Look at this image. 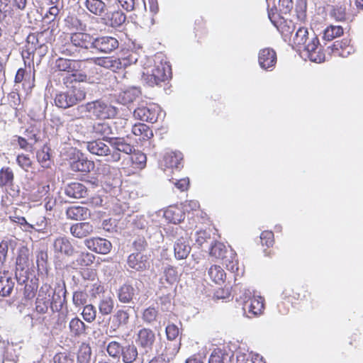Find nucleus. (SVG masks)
<instances>
[{
  "instance_id": "nucleus-53",
  "label": "nucleus",
  "mask_w": 363,
  "mask_h": 363,
  "mask_svg": "<svg viewBox=\"0 0 363 363\" xmlns=\"http://www.w3.org/2000/svg\"><path fill=\"white\" fill-rule=\"evenodd\" d=\"M36 157L42 167L48 168L50 166V155L49 148L43 147L37 152Z\"/></svg>"
},
{
  "instance_id": "nucleus-15",
  "label": "nucleus",
  "mask_w": 363,
  "mask_h": 363,
  "mask_svg": "<svg viewBox=\"0 0 363 363\" xmlns=\"http://www.w3.org/2000/svg\"><path fill=\"white\" fill-rule=\"evenodd\" d=\"M66 287L65 283L59 284L55 288H52L50 308L52 312H58L62 310L66 303Z\"/></svg>"
},
{
  "instance_id": "nucleus-41",
  "label": "nucleus",
  "mask_w": 363,
  "mask_h": 363,
  "mask_svg": "<svg viewBox=\"0 0 363 363\" xmlns=\"http://www.w3.org/2000/svg\"><path fill=\"white\" fill-rule=\"evenodd\" d=\"M163 343L164 345L162 344L161 346L164 347V351L161 354L170 361L178 352L181 342H163Z\"/></svg>"
},
{
  "instance_id": "nucleus-36",
  "label": "nucleus",
  "mask_w": 363,
  "mask_h": 363,
  "mask_svg": "<svg viewBox=\"0 0 363 363\" xmlns=\"http://www.w3.org/2000/svg\"><path fill=\"white\" fill-rule=\"evenodd\" d=\"M14 182V174L9 167H4L0 170V187L12 189Z\"/></svg>"
},
{
  "instance_id": "nucleus-13",
  "label": "nucleus",
  "mask_w": 363,
  "mask_h": 363,
  "mask_svg": "<svg viewBox=\"0 0 363 363\" xmlns=\"http://www.w3.org/2000/svg\"><path fill=\"white\" fill-rule=\"evenodd\" d=\"M127 264L134 270L145 271L150 267V255L144 252H133L128 257Z\"/></svg>"
},
{
  "instance_id": "nucleus-58",
  "label": "nucleus",
  "mask_w": 363,
  "mask_h": 363,
  "mask_svg": "<svg viewBox=\"0 0 363 363\" xmlns=\"http://www.w3.org/2000/svg\"><path fill=\"white\" fill-rule=\"evenodd\" d=\"M87 294L82 291H77L74 292L72 301L76 306H81L86 303Z\"/></svg>"
},
{
  "instance_id": "nucleus-47",
  "label": "nucleus",
  "mask_w": 363,
  "mask_h": 363,
  "mask_svg": "<svg viewBox=\"0 0 363 363\" xmlns=\"http://www.w3.org/2000/svg\"><path fill=\"white\" fill-rule=\"evenodd\" d=\"M261 244L263 247V252L266 256H269L272 252V232L269 230L263 231L260 235Z\"/></svg>"
},
{
  "instance_id": "nucleus-34",
  "label": "nucleus",
  "mask_w": 363,
  "mask_h": 363,
  "mask_svg": "<svg viewBox=\"0 0 363 363\" xmlns=\"http://www.w3.org/2000/svg\"><path fill=\"white\" fill-rule=\"evenodd\" d=\"M134 287L129 284H124L118 290L117 296L120 302L123 303H129L133 300L135 295Z\"/></svg>"
},
{
  "instance_id": "nucleus-52",
  "label": "nucleus",
  "mask_w": 363,
  "mask_h": 363,
  "mask_svg": "<svg viewBox=\"0 0 363 363\" xmlns=\"http://www.w3.org/2000/svg\"><path fill=\"white\" fill-rule=\"evenodd\" d=\"M259 64L264 69H267L272 66V56L270 55L269 48L263 49L259 54Z\"/></svg>"
},
{
  "instance_id": "nucleus-45",
  "label": "nucleus",
  "mask_w": 363,
  "mask_h": 363,
  "mask_svg": "<svg viewBox=\"0 0 363 363\" xmlns=\"http://www.w3.org/2000/svg\"><path fill=\"white\" fill-rule=\"evenodd\" d=\"M70 332L75 337H80L85 333L86 325L84 323L78 318H74L69 322Z\"/></svg>"
},
{
  "instance_id": "nucleus-20",
  "label": "nucleus",
  "mask_w": 363,
  "mask_h": 363,
  "mask_svg": "<svg viewBox=\"0 0 363 363\" xmlns=\"http://www.w3.org/2000/svg\"><path fill=\"white\" fill-rule=\"evenodd\" d=\"M125 19L126 16L120 10L112 12L106 11L104 16L101 18V23L107 26L118 28L125 23Z\"/></svg>"
},
{
  "instance_id": "nucleus-46",
  "label": "nucleus",
  "mask_w": 363,
  "mask_h": 363,
  "mask_svg": "<svg viewBox=\"0 0 363 363\" xmlns=\"http://www.w3.org/2000/svg\"><path fill=\"white\" fill-rule=\"evenodd\" d=\"M15 241L13 240H4L0 243V269L4 265L9 249H13Z\"/></svg>"
},
{
  "instance_id": "nucleus-11",
  "label": "nucleus",
  "mask_w": 363,
  "mask_h": 363,
  "mask_svg": "<svg viewBox=\"0 0 363 363\" xmlns=\"http://www.w3.org/2000/svg\"><path fill=\"white\" fill-rule=\"evenodd\" d=\"M159 109L155 104H141L135 109L133 116L136 119L153 123L157 121Z\"/></svg>"
},
{
  "instance_id": "nucleus-23",
  "label": "nucleus",
  "mask_w": 363,
  "mask_h": 363,
  "mask_svg": "<svg viewBox=\"0 0 363 363\" xmlns=\"http://www.w3.org/2000/svg\"><path fill=\"white\" fill-rule=\"evenodd\" d=\"M69 230L72 236L82 239L93 233L94 226L89 222H80L72 225Z\"/></svg>"
},
{
  "instance_id": "nucleus-19",
  "label": "nucleus",
  "mask_w": 363,
  "mask_h": 363,
  "mask_svg": "<svg viewBox=\"0 0 363 363\" xmlns=\"http://www.w3.org/2000/svg\"><path fill=\"white\" fill-rule=\"evenodd\" d=\"M18 282V285L21 286H23V288L18 289V290H23V297L26 300H31L35 296L38 289V285L35 281L29 279L27 276L18 277L16 278Z\"/></svg>"
},
{
  "instance_id": "nucleus-38",
  "label": "nucleus",
  "mask_w": 363,
  "mask_h": 363,
  "mask_svg": "<svg viewBox=\"0 0 363 363\" xmlns=\"http://www.w3.org/2000/svg\"><path fill=\"white\" fill-rule=\"evenodd\" d=\"M178 277L177 269L172 266L167 265L163 267L162 275L160 277V283L164 284L165 281L167 284H173L178 280Z\"/></svg>"
},
{
  "instance_id": "nucleus-39",
  "label": "nucleus",
  "mask_w": 363,
  "mask_h": 363,
  "mask_svg": "<svg viewBox=\"0 0 363 363\" xmlns=\"http://www.w3.org/2000/svg\"><path fill=\"white\" fill-rule=\"evenodd\" d=\"M121 354L125 363H132L138 356V350L134 345L125 342V345L122 346Z\"/></svg>"
},
{
  "instance_id": "nucleus-54",
  "label": "nucleus",
  "mask_w": 363,
  "mask_h": 363,
  "mask_svg": "<svg viewBox=\"0 0 363 363\" xmlns=\"http://www.w3.org/2000/svg\"><path fill=\"white\" fill-rule=\"evenodd\" d=\"M133 153L134 154L131 157L133 164H135V167L138 169L144 168L147 162L146 155L140 151H135Z\"/></svg>"
},
{
  "instance_id": "nucleus-14",
  "label": "nucleus",
  "mask_w": 363,
  "mask_h": 363,
  "mask_svg": "<svg viewBox=\"0 0 363 363\" xmlns=\"http://www.w3.org/2000/svg\"><path fill=\"white\" fill-rule=\"evenodd\" d=\"M52 249L57 257H72L76 252L74 247L66 236H59L55 238L52 243Z\"/></svg>"
},
{
  "instance_id": "nucleus-26",
  "label": "nucleus",
  "mask_w": 363,
  "mask_h": 363,
  "mask_svg": "<svg viewBox=\"0 0 363 363\" xmlns=\"http://www.w3.org/2000/svg\"><path fill=\"white\" fill-rule=\"evenodd\" d=\"M65 194L73 199L85 198L87 195V189L82 183L72 182L65 187Z\"/></svg>"
},
{
  "instance_id": "nucleus-59",
  "label": "nucleus",
  "mask_w": 363,
  "mask_h": 363,
  "mask_svg": "<svg viewBox=\"0 0 363 363\" xmlns=\"http://www.w3.org/2000/svg\"><path fill=\"white\" fill-rule=\"evenodd\" d=\"M133 247L135 252H144L147 247V242L143 237L137 238L133 242Z\"/></svg>"
},
{
  "instance_id": "nucleus-10",
  "label": "nucleus",
  "mask_w": 363,
  "mask_h": 363,
  "mask_svg": "<svg viewBox=\"0 0 363 363\" xmlns=\"http://www.w3.org/2000/svg\"><path fill=\"white\" fill-rule=\"evenodd\" d=\"M119 46L118 40L112 36L104 35L94 38L92 48L96 52L102 54H111Z\"/></svg>"
},
{
  "instance_id": "nucleus-7",
  "label": "nucleus",
  "mask_w": 363,
  "mask_h": 363,
  "mask_svg": "<svg viewBox=\"0 0 363 363\" xmlns=\"http://www.w3.org/2000/svg\"><path fill=\"white\" fill-rule=\"evenodd\" d=\"M171 74V67L167 62L155 63L151 70L143 73V80L151 86L158 85L160 83L168 79Z\"/></svg>"
},
{
  "instance_id": "nucleus-24",
  "label": "nucleus",
  "mask_w": 363,
  "mask_h": 363,
  "mask_svg": "<svg viewBox=\"0 0 363 363\" xmlns=\"http://www.w3.org/2000/svg\"><path fill=\"white\" fill-rule=\"evenodd\" d=\"M67 218L74 220H84L91 216V211L89 208L82 206H72L66 210Z\"/></svg>"
},
{
  "instance_id": "nucleus-9",
  "label": "nucleus",
  "mask_w": 363,
  "mask_h": 363,
  "mask_svg": "<svg viewBox=\"0 0 363 363\" xmlns=\"http://www.w3.org/2000/svg\"><path fill=\"white\" fill-rule=\"evenodd\" d=\"M52 30L45 29L37 33H30L26 38V44L22 52L23 57L28 58L38 50V45L41 43H48L50 40Z\"/></svg>"
},
{
  "instance_id": "nucleus-37",
  "label": "nucleus",
  "mask_w": 363,
  "mask_h": 363,
  "mask_svg": "<svg viewBox=\"0 0 363 363\" xmlns=\"http://www.w3.org/2000/svg\"><path fill=\"white\" fill-rule=\"evenodd\" d=\"M207 275L216 284L223 283L226 277V274L223 268L216 264L212 265L208 269Z\"/></svg>"
},
{
  "instance_id": "nucleus-62",
  "label": "nucleus",
  "mask_w": 363,
  "mask_h": 363,
  "mask_svg": "<svg viewBox=\"0 0 363 363\" xmlns=\"http://www.w3.org/2000/svg\"><path fill=\"white\" fill-rule=\"evenodd\" d=\"M292 8V0H279L278 8L275 7L274 9L279 10L282 13H287Z\"/></svg>"
},
{
  "instance_id": "nucleus-22",
  "label": "nucleus",
  "mask_w": 363,
  "mask_h": 363,
  "mask_svg": "<svg viewBox=\"0 0 363 363\" xmlns=\"http://www.w3.org/2000/svg\"><path fill=\"white\" fill-rule=\"evenodd\" d=\"M350 40L343 39L342 41H335L332 46H329L328 49H330L331 53L335 56L347 57L354 52V48L350 45Z\"/></svg>"
},
{
  "instance_id": "nucleus-18",
  "label": "nucleus",
  "mask_w": 363,
  "mask_h": 363,
  "mask_svg": "<svg viewBox=\"0 0 363 363\" xmlns=\"http://www.w3.org/2000/svg\"><path fill=\"white\" fill-rule=\"evenodd\" d=\"M264 308V298L260 296L256 295H253L252 299L242 306L244 313L250 318L260 315Z\"/></svg>"
},
{
  "instance_id": "nucleus-31",
  "label": "nucleus",
  "mask_w": 363,
  "mask_h": 363,
  "mask_svg": "<svg viewBox=\"0 0 363 363\" xmlns=\"http://www.w3.org/2000/svg\"><path fill=\"white\" fill-rule=\"evenodd\" d=\"M221 259L228 270L236 274L237 276L240 275L236 253L233 249L230 248Z\"/></svg>"
},
{
  "instance_id": "nucleus-3",
  "label": "nucleus",
  "mask_w": 363,
  "mask_h": 363,
  "mask_svg": "<svg viewBox=\"0 0 363 363\" xmlns=\"http://www.w3.org/2000/svg\"><path fill=\"white\" fill-rule=\"evenodd\" d=\"M128 124V121L123 118H118L114 121L113 125L108 121H99L95 122L91 127V133L94 134L99 139L106 140V143H108L110 139L115 134H118L121 132L119 130L118 125L121 128H125Z\"/></svg>"
},
{
  "instance_id": "nucleus-44",
  "label": "nucleus",
  "mask_w": 363,
  "mask_h": 363,
  "mask_svg": "<svg viewBox=\"0 0 363 363\" xmlns=\"http://www.w3.org/2000/svg\"><path fill=\"white\" fill-rule=\"evenodd\" d=\"M91 349L89 344L82 342L77 352V363H89Z\"/></svg>"
},
{
  "instance_id": "nucleus-28",
  "label": "nucleus",
  "mask_w": 363,
  "mask_h": 363,
  "mask_svg": "<svg viewBox=\"0 0 363 363\" xmlns=\"http://www.w3.org/2000/svg\"><path fill=\"white\" fill-rule=\"evenodd\" d=\"M14 281L9 272H0V296H9L14 287Z\"/></svg>"
},
{
  "instance_id": "nucleus-49",
  "label": "nucleus",
  "mask_w": 363,
  "mask_h": 363,
  "mask_svg": "<svg viewBox=\"0 0 363 363\" xmlns=\"http://www.w3.org/2000/svg\"><path fill=\"white\" fill-rule=\"evenodd\" d=\"M114 308V301L111 297H104L99 304V313L103 315H107L112 313Z\"/></svg>"
},
{
  "instance_id": "nucleus-5",
  "label": "nucleus",
  "mask_w": 363,
  "mask_h": 363,
  "mask_svg": "<svg viewBox=\"0 0 363 363\" xmlns=\"http://www.w3.org/2000/svg\"><path fill=\"white\" fill-rule=\"evenodd\" d=\"M297 50L303 57L308 58L311 62L320 63L325 61V54L322 50L319 40L313 31L308 36L306 43L301 45Z\"/></svg>"
},
{
  "instance_id": "nucleus-21",
  "label": "nucleus",
  "mask_w": 363,
  "mask_h": 363,
  "mask_svg": "<svg viewBox=\"0 0 363 363\" xmlns=\"http://www.w3.org/2000/svg\"><path fill=\"white\" fill-rule=\"evenodd\" d=\"M274 26L276 27L285 42H291V35L295 28L294 24L291 21L280 18L278 21L274 20Z\"/></svg>"
},
{
  "instance_id": "nucleus-51",
  "label": "nucleus",
  "mask_w": 363,
  "mask_h": 363,
  "mask_svg": "<svg viewBox=\"0 0 363 363\" xmlns=\"http://www.w3.org/2000/svg\"><path fill=\"white\" fill-rule=\"evenodd\" d=\"M343 33V29L340 26H330L324 30L323 39L330 41L340 36Z\"/></svg>"
},
{
  "instance_id": "nucleus-6",
  "label": "nucleus",
  "mask_w": 363,
  "mask_h": 363,
  "mask_svg": "<svg viewBox=\"0 0 363 363\" xmlns=\"http://www.w3.org/2000/svg\"><path fill=\"white\" fill-rule=\"evenodd\" d=\"M110 145L109 163H116L121 160V154L131 155L135 152L134 146L128 142V138L113 137L108 143Z\"/></svg>"
},
{
  "instance_id": "nucleus-27",
  "label": "nucleus",
  "mask_w": 363,
  "mask_h": 363,
  "mask_svg": "<svg viewBox=\"0 0 363 363\" xmlns=\"http://www.w3.org/2000/svg\"><path fill=\"white\" fill-rule=\"evenodd\" d=\"M84 6L92 14L100 16L101 18L108 11V6L102 0H86Z\"/></svg>"
},
{
  "instance_id": "nucleus-48",
  "label": "nucleus",
  "mask_w": 363,
  "mask_h": 363,
  "mask_svg": "<svg viewBox=\"0 0 363 363\" xmlns=\"http://www.w3.org/2000/svg\"><path fill=\"white\" fill-rule=\"evenodd\" d=\"M94 255L87 252H82L78 255L73 264L79 267H88L94 262Z\"/></svg>"
},
{
  "instance_id": "nucleus-33",
  "label": "nucleus",
  "mask_w": 363,
  "mask_h": 363,
  "mask_svg": "<svg viewBox=\"0 0 363 363\" xmlns=\"http://www.w3.org/2000/svg\"><path fill=\"white\" fill-rule=\"evenodd\" d=\"M55 67L59 71L68 74L79 70L80 66L77 61L59 57L55 61Z\"/></svg>"
},
{
  "instance_id": "nucleus-50",
  "label": "nucleus",
  "mask_w": 363,
  "mask_h": 363,
  "mask_svg": "<svg viewBox=\"0 0 363 363\" xmlns=\"http://www.w3.org/2000/svg\"><path fill=\"white\" fill-rule=\"evenodd\" d=\"M229 249L230 248L227 247L223 243L215 242L214 244H212L211 246L209 254L211 256L217 259H221Z\"/></svg>"
},
{
  "instance_id": "nucleus-25",
  "label": "nucleus",
  "mask_w": 363,
  "mask_h": 363,
  "mask_svg": "<svg viewBox=\"0 0 363 363\" xmlns=\"http://www.w3.org/2000/svg\"><path fill=\"white\" fill-rule=\"evenodd\" d=\"M72 171L89 172L94 167V163L87 160L86 157L81 152H77V159L70 163Z\"/></svg>"
},
{
  "instance_id": "nucleus-29",
  "label": "nucleus",
  "mask_w": 363,
  "mask_h": 363,
  "mask_svg": "<svg viewBox=\"0 0 363 363\" xmlns=\"http://www.w3.org/2000/svg\"><path fill=\"white\" fill-rule=\"evenodd\" d=\"M174 250L176 259H184L189 255L191 247L187 239L182 237L175 242Z\"/></svg>"
},
{
  "instance_id": "nucleus-30",
  "label": "nucleus",
  "mask_w": 363,
  "mask_h": 363,
  "mask_svg": "<svg viewBox=\"0 0 363 363\" xmlns=\"http://www.w3.org/2000/svg\"><path fill=\"white\" fill-rule=\"evenodd\" d=\"M28 250H21L16 258V278L18 277L26 276L28 272Z\"/></svg>"
},
{
  "instance_id": "nucleus-8",
  "label": "nucleus",
  "mask_w": 363,
  "mask_h": 363,
  "mask_svg": "<svg viewBox=\"0 0 363 363\" xmlns=\"http://www.w3.org/2000/svg\"><path fill=\"white\" fill-rule=\"evenodd\" d=\"M91 60L95 65L116 72L118 69L126 67L132 63H135L138 61V57L135 53H132L128 57L123 58L103 57H94Z\"/></svg>"
},
{
  "instance_id": "nucleus-63",
  "label": "nucleus",
  "mask_w": 363,
  "mask_h": 363,
  "mask_svg": "<svg viewBox=\"0 0 363 363\" xmlns=\"http://www.w3.org/2000/svg\"><path fill=\"white\" fill-rule=\"evenodd\" d=\"M139 340H154L155 335L150 329L143 328L138 333Z\"/></svg>"
},
{
  "instance_id": "nucleus-12",
  "label": "nucleus",
  "mask_w": 363,
  "mask_h": 363,
  "mask_svg": "<svg viewBox=\"0 0 363 363\" xmlns=\"http://www.w3.org/2000/svg\"><path fill=\"white\" fill-rule=\"evenodd\" d=\"M52 287L45 284L39 289L35 301V310L38 313L45 314L50 308Z\"/></svg>"
},
{
  "instance_id": "nucleus-57",
  "label": "nucleus",
  "mask_w": 363,
  "mask_h": 363,
  "mask_svg": "<svg viewBox=\"0 0 363 363\" xmlns=\"http://www.w3.org/2000/svg\"><path fill=\"white\" fill-rule=\"evenodd\" d=\"M331 16L337 21H343L347 19L346 8L343 6H337L334 7L331 12Z\"/></svg>"
},
{
  "instance_id": "nucleus-35",
  "label": "nucleus",
  "mask_w": 363,
  "mask_h": 363,
  "mask_svg": "<svg viewBox=\"0 0 363 363\" xmlns=\"http://www.w3.org/2000/svg\"><path fill=\"white\" fill-rule=\"evenodd\" d=\"M182 159V154L180 152H167L164 156V165L167 168L178 169L180 168Z\"/></svg>"
},
{
  "instance_id": "nucleus-64",
  "label": "nucleus",
  "mask_w": 363,
  "mask_h": 363,
  "mask_svg": "<svg viewBox=\"0 0 363 363\" xmlns=\"http://www.w3.org/2000/svg\"><path fill=\"white\" fill-rule=\"evenodd\" d=\"M223 353L220 349H215L208 359V363H223Z\"/></svg>"
},
{
  "instance_id": "nucleus-32",
  "label": "nucleus",
  "mask_w": 363,
  "mask_h": 363,
  "mask_svg": "<svg viewBox=\"0 0 363 363\" xmlns=\"http://www.w3.org/2000/svg\"><path fill=\"white\" fill-rule=\"evenodd\" d=\"M140 94V91L135 87H132L123 91L117 96L116 101L123 105H127L132 103Z\"/></svg>"
},
{
  "instance_id": "nucleus-17",
  "label": "nucleus",
  "mask_w": 363,
  "mask_h": 363,
  "mask_svg": "<svg viewBox=\"0 0 363 363\" xmlns=\"http://www.w3.org/2000/svg\"><path fill=\"white\" fill-rule=\"evenodd\" d=\"M84 245L91 251L102 255L108 254L112 247L109 240L99 237L86 239Z\"/></svg>"
},
{
  "instance_id": "nucleus-43",
  "label": "nucleus",
  "mask_w": 363,
  "mask_h": 363,
  "mask_svg": "<svg viewBox=\"0 0 363 363\" xmlns=\"http://www.w3.org/2000/svg\"><path fill=\"white\" fill-rule=\"evenodd\" d=\"M132 133L135 135L140 136L143 140H147L153 136L152 131L144 123H138L133 125Z\"/></svg>"
},
{
  "instance_id": "nucleus-2",
  "label": "nucleus",
  "mask_w": 363,
  "mask_h": 363,
  "mask_svg": "<svg viewBox=\"0 0 363 363\" xmlns=\"http://www.w3.org/2000/svg\"><path fill=\"white\" fill-rule=\"evenodd\" d=\"M69 40L70 43L59 45L57 50L62 55L74 57L76 51L74 47L85 50L92 48L94 38L87 33L76 32L70 35Z\"/></svg>"
},
{
  "instance_id": "nucleus-56",
  "label": "nucleus",
  "mask_w": 363,
  "mask_h": 363,
  "mask_svg": "<svg viewBox=\"0 0 363 363\" xmlns=\"http://www.w3.org/2000/svg\"><path fill=\"white\" fill-rule=\"evenodd\" d=\"M158 311L154 307H148L143 314V319L145 322L152 323L157 320Z\"/></svg>"
},
{
  "instance_id": "nucleus-60",
  "label": "nucleus",
  "mask_w": 363,
  "mask_h": 363,
  "mask_svg": "<svg viewBox=\"0 0 363 363\" xmlns=\"http://www.w3.org/2000/svg\"><path fill=\"white\" fill-rule=\"evenodd\" d=\"M16 162L25 171H28L32 165V161L30 157L24 154L17 156Z\"/></svg>"
},
{
  "instance_id": "nucleus-40",
  "label": "nucleus",
  "mask_w": 363,
  "mask_h": 363,
  "mask_svg": "<svg viewBox=\"0 0 363 363\" xmlns=\"http://www.w3.org/2000/svg\"><path fill=\"white\" fill-rule=\"evenodd\" d=\"M311 33L304 27H300L293 37L291 43H289L293 48L298 49L301 45H304L306 42L308 36Z\"/></svg>"
},
{
  "instance_id": "nucleus-1",
  "label": "nucleus",
  "mask_w": 363,
  "mask_h": 363,
  "mask_svg": "<svg viewBox=\"0 0 363 363\" xmlns=\"http://www.w3.org/2000/svg\"><path fill=\"white\" fill-rule=\"evenodd\" d=\"M78 109L97 119L114 118L118 113V108L103 99L86 103L78 106Z\"/></svg>"
},
{
  "instance_id": "nucleus-16",
  "label": "nucleus",
  "mask_w": 363,
  "mask_h": 363,
  "mask_svg": "<svg viewBox=\"0 0 363 363\" xmlns=\"http://www.w3.org/2000/svg\"><path fill=\"white\" fill-rule=\"evenodd\" d=\"M84 145L87 150L95 155L106 157V161L108 162L109 155H111L110 145L102 139H96L89 142H85Z\"/></svg>"
},
{
  "instance_id": "nucleus-55",
  "label": "nucleus",
  "mask_w": 363,
  "mask_h": 363,
  "mask_svg": "<svg viewBox=\"0 0 363 363\" xmlns=\"http://www.w3.org/2000/svg\"><path fill=\"white\" fill-rule=\"evenodd\" d=\"M82 315L86 321L89 323L94 321L96 316L95 307L91 304L85 306L82 311Z\"/></svg>"
},
{
  "instance_id": "nucleus-61",
  "label": "nucleus",
  "mask_w": 363,
  "mask_h": 363,
  "mask_svg": "<svg viewBox=\"0 0 363 363\" xmlns=\"http://www.w3.org/2000/svg\"><path fill=\"white\" fill-rule=\"evenodd\" d=\"M122 346L118 342H110L107 346V352L111 357H117L121 353Z\"/></svg>"
},
{
  "instance_id": "nucleus-42",
  "label": "nucleus",
  "mask_w": 363,
  "mask_h": 363,
  "mask_svg": "<svg viewBox=\"0 0 363 363\" xmlns=\"http://www.w3.org/2000/svg\"><path fill=\"white\" fill-rule=\"evenodd\" d=\"M89 79V77L82 72L75 71L74 72H71V74H67L65 77L62 78L63 84L68 86V84H71L72 82H86Z\"/></svg>"
},
{
  "instance_id": "nucleus-4",
  "label": "nucleus",
  "mask_w": 363,
  "mask_h": 363,
  "mask_svg": "<svg viewBox=\"0 0 363 363\" xmlns=\"http://www.w3.org/2000/svg\"><path fill=\"white\" fill-rule=\"evenodd\" d=\"M86 92L79 85H73L65 91L56 94L55 104L57 106L67 108L73 106L86 99Z\"/></svg>"
}]
</instances>
